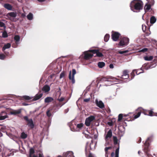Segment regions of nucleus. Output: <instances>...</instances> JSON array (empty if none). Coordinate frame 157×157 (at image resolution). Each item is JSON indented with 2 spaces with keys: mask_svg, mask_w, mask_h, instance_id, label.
<instances>
[{
  "mask_svg": "<svg viewBox=\"0 0 157 157\" xmlns=\"http://www.w3.org/2000/svg\"><path fill=\"white\" fill-rule=\"evenodd\" d=\"M114 155H115L114 153L113 152L111 153V157H113L114 156Z\"/></svg>",
  "mask_w": 157,
  "mask_h": 157,
  "instance_id": "55",
  "label": "nucleus"
},
{
  "mask_svg": "<svg viewBox=\"0 0 157 157\" xmlns=\"http://www.w3.org/2000/svg\"><path fill=\"white\" fill-rule=\"evenodd\" d=\"M22 105H25V106H26V105H28V104L25 103H22Z\"/></svg>",
  "mask_w": 157,
  "mask_h": 157,
  "instance_id": "59",
  "label": "nucleus"
},
{
  "mask_svg": "<svg viewBox=\"0 0 157 157\" xmlns=\"http://www.w3.org/2000/svg\"><path fill=\"white\" fill-rule=\"evenodd\" d=\"M109 67L110 68H113L114 67L113 65L112 64H110L109 65Z\"/></svg>",
  "mask_w": 157,
  "mask_h": 157,
  "instance_id": "52",
  "label": "nucleus"
},
{
  "mask_svg": "<svg viewBox=\"0 0 157 157\" xmlns=\"http://www.w3.org/2000/svg\"><path fill=\"white\" fill-rule=\"evenodd\" d=\"M150 145L149 143L147 140H146L144 144V151L146 155L148 157H150L151 156V154L149 152V150L148 147Z\"/></svg>",
  "mask_w": 157,
  "mask_h": 157,
  "instance_id": "5",
  "label": "nucleus"
},
{
  "mask_svg": "<svg viewBox=\"0 0 157 157\" xmlns=\"http://www.w3.org/2000/svg\"><path fill=\"white\" fill-rule=\"evenodd\" d=\"M144 113L145 115H148L150 116L155 115V114L151 110L144 111Z\"/></svg>",
  "mask_w": 157,
  "mask_h": 157,
  "instance_id": "13",
  "label": "nucleus"
},
{
  "mask_svg": "<svg viewBox=\"0 0 157 157\" xmlns=\"http://www.w3.org/2000/svg\"><path fill=\"white\" fill-rule=\"evenodd\" d=\"M108 124L110 126L113 125V123L112 122H108Z\"/></svg>",
  "mask_w": 157,
  "mask_h": 157,
  "instance_id": "53",
  "label": "nucleus"
},
{
  "mask_svg": "<svg viewBox=\"0 0 157 157\" xmlns=\"http://www.w3.org/2000/svg\"><path fill=\"white\" fill-rule=\"evenodd\" d=\"M146 34L147 36H148L150 34V33H147Z\"/></svg>",
  "mask_w": 157,
  "mask_h": 157,
  "instance_id": "63",
  "label": "nucleus"
},
{
  "mask_svg": "<svg viewBox=\"0 0 157 157\" xmlns=\"http://www.w3.org/2000/svg\"><path fill=\"white\" fill-rule=\"evenodd\" d=\"M27 135L24 132H22L21 134V137L23 139H25L27 137Z\"/></svg>",
  "mask_w": 157,
  "mask_h": 157,
  "instance_id": "35",
  "label": "nucleus"
},
{
  "mask_svg": "<svg viewBox=\"0 0 157 157\" xmlns=\"http://www.w3.org/2000/svg\"><path fill=\"white\" fill-rule=\"evenodd\" d=\"M90 52L93 54H96V56L94 57L97 56L99 57H102L103 56L102 53H105V50L103 49H93L89 50Z\"/></svg>",
  "mask_w": 157,
  "mask_h": 157,
  "instance_id": "2",
  "label": "nucleus"
},
{
  "mask_svg": "<svg viewBox=\"0 0 157 157\" xmlns=\"http://www.w3.org/2000/svg\"><path fill=\"white\" fill-rule=\"evenodd\" d=\"M112 147H105V156L106 157H108V155L109 153V152L108 151L109 150H111L112 149Z\"/></svg>",
  "mask_w": 157,
  "mask_h": 157,
  "instance_id": "19",
  "label": "nucleus"
},
{
  "mask_svg": "<svg viewBox=\"0 0 157 157\" xmlns=\"http://www.w3.org/2000/svg\"><path fill=\"white\" fill-rule=\"evenodd\" d=\"M113 79H116V80H118V82H121L122 81L121 80H120L119 79L117 78H113Z\"/></svg>",
  "mask_w": 157,
  "mask_h": 157,
  "instance_id": "51",
  "label": "nucleus"
},
{
  "mask_svg": "<svg viewBox=\"0 0 157 157\" xmlns=\"http://www.w3.org/2000/svg\"><path fill=\"white\" fill-rule=\"evenodd\" d=\"M118 147L116 149L115 151V154H119V144H118Z\"/></svg>",
  "mask_w": 157,
  "mask_h": 157,
  "instance_id": "48",
  "label": "nucleus"
},
{
  "mask_svg": "<svg viewBox=\"0 0 157 157\" xmlns=\"http://www.w3.org/2000/svg\"><path fill=\"white\" fill-rule=\"evenodd\" d=\"M142 68H141L140 69H137V70H133L132 71L131 73V79H133L135 75V72L136 75H139L140 73H142V72H139L138 73V71L140 70H142Z\"/></svg>",
  "mask_w": 157,
  "mask_h": 157,
  "instance_id": "12",
  "label": "nucleus"
},
{
  "mask_svg": "<svg viewBox=\"0 0 157 157\" xmlns=\"http://www.w3.org/2000/svg\"><path fill=\"white\" fill-rule=\"evenodd\" d=\"M98 66L99 67L102 68L105 66V63L103 62H99L98 63Z\"/></svg>",
  "mask_w": 157,
  "mask_h": 157,
  "instance_id": "30",
  "label": "nucleus"
},
{
  "mask_svg": "<svg viewBox=\"0 0 157 157\" xmlns=\"http://www.w3.org/2000/svg\"><path fill=\"white\" fill-rule=\"evenodd\" d=\"M90 100V98H86L84 99V101L85 102H88Z\"/></svg>",
  "mask_w": 157,
  "mask_h": 157,
  "instance_id": "50",
  "label": "nucleus"
},
{
  "mask_svg": "<svg viewBox=\"0 0 157 157\" xmlns=\"http://www.w3.org/2000/svg\"><path fill=\"white\" fill-rule=\"evenodd\" d=\"M72 76H71V71H70L69 75V78L71 80V82L73 84H74L75 83V75L76 73V71L75 69H73L72 70Z\"/></svg>",
  "mask_w": 157,
  "mask_h": 157,
  "instance_id": "9",
  "label": "nucleus"
},
{
  "mask_svg": "<svg viewBox=\"0 0 157 157\" xmlns=\"http://www.w3.org/2000/svg\"><path fill=\"white\" fill-rule=\"evenodd\" d=\"M20 39V37L19 35H15L14 37V40L16 41L15 43L17 44H18V42Z\"/></svg>",
  "mask_w": 157,
  "mask_h": 157,
  "instance_id": "28",
  "label": "nucleus"
},
{
  "mask_svg": "<svg viewBox=\"0 0 157 157\" xmlns=\"http://www.w3.org/2000/svg\"><path fill=\"white\" fill-rule=\"evenodd\" d=\"M22 98L25 100H30L32 98L31 97L26 95L23 96L22 97Z\"/></svg>",
  "mask_w": 157,
  "mask_h": 157,
  "instance_id": "36",
  "label": "nucleus"
},
{
  "mask_svg": "<svg viewBox=\"0 0 157 157\" xmlns=\"http://www.w3.org/2000/svg\"><path fill=\"white\" fill-rule=\"evenodd\" d=\"M95 119V117L94 116H91L86 118L85 122L86 125L87 126H90L91 122L94 120Z\"/></svg>",
  "mask_w": 157,
  "mask_h": 157,
  "instance_id": "7",
  "label": "nucleus"
},
{
  "mask_svg": "<svg viewBox=\"0 0 157 157\" xmlns=\"http://www.w3.org/2000/svg\"><path fill=\"white\" fill-rule=\"evenodd\" d=\"M151 5L150 4H146L144 7V10L145 12H147L150 9Z\"/></svg>",
  "mask_w": 157,
  "mask_h": 157,
  "instance_id": "23",
  "label": "nucleus"
},
{
  "mask_svg": "<svg viewBox=\"0 0 157 157\" xmlns=\"http://www.w3.org/2000/svg\"><path fill=\"white\" fill-rule=\"evenodd\" d=\"M153 56H150L149 57H148L147 56H144V59L147 61H150L153 59Z\"/></svg>",
  "mask_w": 157,
  "mask_h": 157,
  "instance_id": "32",
  "label": "nucleus"
},
{
  "mask_svg": "<svg viewBox=\"0 0 157 157\" xmlns=\"http://www.w3.org/2000/svg\"><path fill=\"white\" fill-rule=\"evenodd\" d=\"M148 49L146 48H144L140 51V52H145L147 51Z\"/></svg>",
  "mask_w": 157,
  "mask_h": 157,
  "instance_id": "43",
  "label": "nucleus"
},
{
  "mask_svg": "<svg viewBox=\"0 0 157 157\" xmlns=\"http://www.w3.org/2000/svg\"><path fill=\"white\" fill-rule=\"evenodd\" d=\"M119 154H115V157H118Z\"/></svg>",
  "mask_w": 157,
  "mask_h": 157,
  "instance_id": "62",
  "label": "nucleus"
},
{
  "mask_svg": "<svg viewBox=\"0 0 157 157\" xmlns=\"http://www.w3.org/2000/svg\"><path fill=\"white\" fill-rule=\"evenodd\" d=\"M17 14L16 12H12L8 13L6 15L8 17L14 18L17 16Z\"/></svg>",
  "mask_w": 157,
  "mask_h": 157,
  "instance_id": "16",
  "label": "nucleus"
},
{
  "mask_svg": "<svg viewBox=\"0 0 157 157\" xmlns=\"http://www.w3.org/2000/svg\"><path fill=\"white\" fill-rule=\"evenodd\" d=\"M156 19L154 16H152L150 18V23L151 24L154 23L156 21Z\"/></svg>",
  "mask_w": 157,
  "mask_h": 157,
  "instance_id": "27",
  "label": "nucleus"
},
{
  "mask_svg": "<svg viewBox=\"0 0 157 157\" xmlns=\"http://www.w3.org/2000/svg\"><path fill=\"white\" fill-rule=\"evenodd\" d=\"M27 17L29 20H31L33 19V14L32 13H30L27 16Z\"/></svg>",
  "mask_w": 157,
  "mask_h": 157,
  "instance_id": "31",
  "label": "nucleus"
},
{
  "mask_svg": "<svg viewBox=\"0 0 157 157\" xmlns=\"http://www.w3.org/2000/svg\"><path fill=\"white\" fill-rule=\"evenodd\" d=\"M112 135V131L111 129H109L107 133V134L105 137V139L106 140L108 138H110Z\"/></svg>",
  "mask_w": 157,
  "mask_h": 157,
  "instance_id": "15",
  "label": "nucleus"
},
{
  "mask_svg": "<svg viewBox=\"0 0 157 157\" xmlns=\"http://www.w3.org/2000/svg\"><path fill=\"white\" fill-rule=\"evenodd\" d=\"M23 118L26 121V124L31 129H33L35 127V124L32 119H29L27 116H24Z\"/></svg>",
  "mask_w": 157,
  "mask_h": 157,
  "instance_id": "3",
  "label": "nucleus"
},
{
  "mask_svg": "<svg viewBox=\"0 0 157 157\" xmlns=\"http://www.w3.org/2000/svg\"><path fill=\"white\" fill-rule=\"evenodd\" d=\"M50 90V87L48 85H45L42 89V90L44 91L45 93L48 92Z\"/></svg>",
  "mask_w": 157,
  "mask_h": 157,
  "instance_id": "18",
  "label": "nucleus"
},
{
  "mask_svg": "<svg viewBox=\"0 0 157 157\" xmlns=\"http://www.w3.org/2000/svg\"><path fill=\"white\" fill-rule=\"evenodd\" d=\"M43 94L41 93L40 94H37L32 99L33 101H35L39 99L43 96Z\"/></svg>",
  "mask_w": 157,
  "mask_h": 157,
  "instance_id": "14",
  "label": "nucleus"
},
{
  "mask_svg": "<svg viewBox=\"0 0 157 157\" xmlns=\"http://www.w3.org/2000/svg\"><path fill=\"white\" fill-rule=\"evenodd\" d=\"M39 157H44L43 154L41 153H39L38 154Z\"/></svg>",
  "mask_w": 157,
  "mask_h": 157,
  "instance_id": "54",
  "label": "nucleus"
},
{
  "mask_svg": "<svg viewBox=\"0 0 157 157\" xmlns=\"http://www.w3.org/2000/svg\"><path fill=\"white\" fill-rule=\"evenodd\" d=\"M123 118V114H120L118 116V121H119L121 120Z\"/></svg>",
  "mask_w": 157,
  "mask_h": 157,
  "instance_id": "38",
  "label": "nucleus"
},
{
  "mask_svg": "<svg viewBox=\"0 0 157 157\" xmlns=\"http://www.w3.org/2000/svg\"><path fill=\"white\" fill-rule=\"evenodd\" d=\"M6 57V56L3 54H0V59H1L3 60Z\"/></svg>",
  "mask_w": 157,
  "mask_h": 157,
  "instance_id": "42",
  "label": "nucleus"
},
{
  "mask_svg": "<svg viewBox=\"0 0 157 157\" xmlns=\"http://www.w3.org/2000/svg\"><path fill=\"white\" fill-rule=\"evenodd\" d=\"M113 139L114 144L115 145H117L118 144V139L117 137L116 136H113Z\"/></svg>",
  "mask_w": 157,
  "mask_h": 157,
  "instance_id": "33",
  "label": "nucleus"
},
{
  "mask_svg": "<svg viewBox=\"0 0 157 157\" xmlns=\"http://www.w3.org/2000/svg\"><path fill=\"white\" fill-rule=\"evenodd\" d=\"M88 142H87L86 143V147H85V150H86V149H87V145H88Z\"/></svg>",
  "mask_w": 157,
  "mask_h": 157,
  "instance_id": "60",
  "label": "nucleus"
},
{
  "mask_svg": "<svg viewBox=\"0 0 157 157\" xmlns=\"http://www.w3.org/2000/svg\"><path fill=\"white\" fill-rule=\"evenodd\" d=\"M11 47V44L10 43H8L4 45L2 48V50L3 51H4L6 49L10 48Z\"/></svg>",
  "mask_w": 157,
  "mask_h": 157,
  "instance_id": "25",
  "label": "nucleus"
},
{
  "mask_svg": "<svg viewBox=\"0 0 157 157\" xmlns=\"http://www.w3.org/2000/svg\"><path fill=\"white\" fill-rule=\"evenodd\" d=\"M83 124L82 123H80L78 124L77 125V127L78 128H81L83 126Z\"/></svg>",
  "mask_w": 157,
  "mask_h": 157,
  "instance_id": "41",
  "label": "nucleus"
},
{
  "mask_svg": "<svg viewBox=\"0 0 157 157\" xmlns=\"http://www.w3.org/2000/svg\"><path fill=\"white\" fill-rule=\"evenodd\" d=\"M88 52H90L87 51L84 52V59L85 60H89L93 56V54L89 53Z\"/></svg>",
  "mask_w": 157,
  "mask_h": 157,
  "instance_id": "10",
  "label": "nucleus"
},
{
  "mask_svg": "<svg viewBox=\"0 0 157 157\" xmlns=\"http://www.w3.org/2000/svg\"><path fill=\"white\" fill-rule=\"evenodd\" d=\"M128 52V51H118V53L119 54H124V53H126L127 52Z\"/></svg>",
  "mask_w": 157,
  "mask_h": 157,
  "instance_id": "47",
  "label": "nucleus"
},
{
  "mask_svg": "<svg viewBox=\"0 0 157 157\" xmlns=\"http://www.w3.org/2000/svg\"><path fill=\"white\" fill-rule=\"evenodd\" d=\"M8 36L7 33L6 31H4L2 34V36L4 38L7 37Z\"/></svg>",
  "mask_w": 157,
  "mask_h": 157,
  "instance_id": "37",
  "label": "nucleus"
},
{
  "mask_svg": "<svg viewBox=\"0 0 157 157\" xmlns=\"http://www.w3.org/2000/svg\"><path fill=\"white\" fill-rule=\"evenodd\" d=\"M21 113V111L20 110H14L11 111L10 113L11 114L14 115H17L18 114H20Z\"/></svg>",
  "mask_w": 157,
  "mask_h": 157,
  "instance_id": "26",
  "label": "nucleus"
},
{
  "mask_svg": "<svg viewBox=\"0 0 157 157\" xmlns=\"http://www.w3.org/2000/svg\"><path fill=\"white\" fill-rule=\"evenodd\" d=\"M53 100V99L51 97H46L44 99L45 103H49L51 102Z\"/></svg>",
  "mask_w": 157,
  "mask_h": 157,
  "instance_id": "22",
  "label": "nucleus"
},
{
  "mask_svg": "<svg viewBox=\"0 0 157 157\" xmlns=\"http://www.w3.org/2000/svg\"><path fill=\"white\" fill-rule=\"evenodd\" d=\"M64 98L63 97H61L60 98L58 99L57 100L59 102H62L64 100Z\"/></svg>",
  "mask_w": 157,
  "mask_h": 157,
  "instance_id": "49",
  "label": "nucleus"
},
{
  "mask_svg": "<svg viewBox=\"0 0 157 157\" xmlns=\"http://www.w3.org/2000/svg\"><path fill=\"white\" fill-rule=\"evenodd\" d=\"M88 157H93L91 154H90L88 155Z\"/></svg>",
  "mask_w": 157,
  "mask_h": 157,
  "instance_id": "61",
  "label": "nucleus"
},
{
  "mask_svg": "<svg viewBox=\"0 0 157 157\" xmlns=\"http://www.w3.org/2000/svg\"><path fill=\"white\" fill-rule=\"evenodd\" d=\"M95 102L97 105L100 108L103 109L105 107L104 105L101 101H98L97 100H96Z\"/></svg>",
  "mask_w": 157,
  "mask_h": 157,
  "instance_id": "11",
  "label": "nucleus"
},
{
  "mask_svg": "<svg viewBox=\"0 0 157 157\" xmlns=\"http://www.w3.org/2000/svg\"><path fill=\"white\" fill-rule=\"evenodd\" d=\"M146 23L147 25H148V23H149V21L148 20H147L146 21Z\"/></svg>",
  "mask_w": 157,
  "mask_h": 157,
  "instance_id": "64",
  "label": "nucleus"
},
{
  "mask_svg": "<svg viewBox=\"0 0 157 157\" xmlns=\"http://www.w3.org/2000/svg\"><path fill=\"white\" fill-rule=\"evenodd\" d=\"M8 117V116H0V120H3Z\"/></svg>",
  "mask_w": 157,
  "mask_h": 157,
  "instance_id": "39",
  "label": "nucleus"
},
{
  "mask_svg": "<svg viewBox=\"0 0 157 157\" xmlns=\"http://www.w3.org/2000/svg\"><path fill=\"white\" fill-rule=\"evenodd\" d=\"M92 144H93V140H91V143H90V150H91L92 149V148L91 147V145Z\"/></svg>",
  "mask_w": 157,
  "mask_h": 157,
  "instance_id": "56",
  "label": "nucleus"
},
{
  "mask_svg": "<svg viewBox=\"0 0 157 157\" xmlns=\"http://www.w3.org/2000/svg\"><path fill=\"white\" fill-rule=\"evenodd\" d=\"M143 109L142 108H139L138 109H137L136 110V111H137L138 112L137 113V114L136 115H135V114L133 113H130V114L132 115V116H131L132 117L131 118H132V120H134L135 119H136L139 117L140 115L141 111Z\"/></svg>",
  "mask_w": 157,
  "mask_h": 157,
  "instance_id": "6",
  "label": "nucleus"
},
{
  "mask_svg": "<svg viewBox=\"0 0 157 157\" xmlns=\"http://www.w3.org/2000/svg\"><path fill=\"white\" fill-rule=\"evenodd\" d=\"M0 26L1 27H4V29L6 28V26L5 24L2 22L0 21Z\"/></svg>",
  "mask_w": 157,
  "mask_h": 157,
  "instance_id": "45",
  "label": "nucleus"
},
{
  "mask_svg": "<svg viewBox=\"0 0 157 157\" xmlns=\"http://www.w3.org/2000/svg\"><path fill=\"white\" fill-rule=\"evenodd\" d=\"M109 34H106L104 37V40L105 42H107L109 38Z\"/></svg>",
  "mask_w": 157,
  "mask_h": 157,
  "instance_id": "34",
  "label": "nucleus"
},
{
  "mask_svg": "<svg viewBox=\"0 0 157 157\" xmlns=\"http://www.w3.org/2000/svg\"><path fill=\"white\" fill-rule=\"evenodd\" d=\"M128 71L127 70H124L123 71V75L122 76H126V78H128L129 75L128 74Z\"/></svg>",
  "mask_w": 157,
  "mask_h": 157,
  "instance_id": "29",
  "label": "nucleus"
},
{
  "mask_svg": "<svg viewBox=\"0 0 157 157\" xmlns=\"http://www.w3.org/2000/svg\"><path fill=\"white\" fill-rule=\"evenodd\" d=\"M4 7L6 9L9 10H11L13 8L12 6L8 3L5 4L4 5Z\"/></svg>",
  "mask_w": 157,
  "mask_h": 157,
  "instance_id": "20",
  "label": "nucleus"
},
{
  "mask_svg": "<svg viewBox=\"0 0 157 157\" xmlns=\"http://www.w3.org/2000/svg\"><path fill=\"white\" fill-rule=\"evenodd\" d=\"M129 42V39L128 38L124 37L123 38L119 43V45L124 47L128 44Z\"/></svg>",
  "mask_w": 157,
  "mask_h": 157,
  "instance_id": "4",
  "label": "nucleus"
},
{
  "mask_svg": "<svg viewBox=\"0 0 157 157\" xmlns=\"http://www.w3.org/2000/svg\"><path fill=\"white\" fill-rule=\"evenodd\" d=\"M73 153L72 151H67L66 153H64L62 157H67L68 156H71L72 155Z\"/></svg>",
  "mask_w": 157,
  "mask_h": 157,
  "instance_id": "24",
  "label": "nucleus"
},
{
  "mask_svg": "<svg viewBox=\"0 0 157 157\" xmlns=\"http://www.w3.org/2000/svg\"><path fill=\"white\" fill-rule=\"evenodd\" d=\"M143 4L140 0H134L132 1L130 5V6L132 10H136L139 11L143 8Z\"/></svg>",
  "mask_w": 157,
  "mask_h": 157,
  "instance_id": "1",
  "label": "nucleus"
},
{
  "mask_svg": "<svg viewBox=\"0 0 157 157\" xmlns=\"http://www.w3.org/2000/svg\"><path fill=\"white\" fill-rule=\"evenodd\" d=\"M141 139L140 137H139V140L138 141V143H140L141 142Z\"/></svg>",
  "mask_w": 157,
  "mask_h": 157,
  "instance_id": "58",
  "label": "nucleus"
},
{
  "mask_svg": "<svg viewBox=\"0 0 157 157\" xmlns=\"http://www.w3.org/2000/svg\"><path fill=\"white\" fill-rule=\"evenodd\" d=\"M0 116H7V113L5 111H2L0 113Z\"/></svg>",
  "mask_w": 157,
  "mask_h": 157,
  "instance_id": "40",
  "label": "nucleus"
},
{
  "mask_svg": "<svg viewBox=\"0 0 157 157\" xmlns=\"http://www.w3.org/2000/svg\"><path fill=\"white\" fill-rule=\"evenodd\" d=\"M65 75V74L64 72H62L60 75L59 78H61L64 77Z\"/></svg>",
  "mask_w": 157,
  "mask_h": 157,
  "instance_id": "46",
  "label": "nucleus"
},
{
  "mask_svg": "<svg viewBox=\"0 0 157 157\" xmlns=\"http://www.w3.org/2000/svg\"><path fill=\"white\" fill-rule=\"evenodd\" d=\"M143 67L144 69L147 70L151 67V66L150 64L149 63H145L143 65Z\"/></svg>",
  "mask_w": 157,
  "mask_h": 157,
  "instance_id": "21",
  "label": "nucleus"
},
{
  "mask_svg": "<svg viewBox=\"0 0 157 157\" xmlns=\"http://www.w3.org/2000/svg\"><path fill=\"white\" fill-rule=\"evenodd\" d=\"M128 78H126V76H122L121 77V78L122 79H126Z\"/></svg>",
  "mask_w": 157,
  "mask_h": 157,
  "instance_id": "57",
  "label": "nucleus"
},
{
  "mask_svg": "<svg viewBox=\"0 0 157 157\" xmlns=\"http://www.w3.org/2000/svg\"><path fill=\"white\" fill-rule=\"evenodd\" d=\"M112 33L111 36L113 40L114 41H117L118 39L121 35L120 34L117 32L113 31H112Z\"/></svg>",
  "mask_w": 157,
  "mask_h": 157,
  "instance_id": "8",
  "label": "nucleus"
},
{
  "mask_svg": "<svg viewBox=\"0 0 157 157\" xmlns=\"http://www.w3.org/2000/svg\"><path fill=\"white\" fill-rule=\"evenodd\" d=\"M35 152V151L34 149L33 148H31L29 150V154L28 157H37V156L35 155L32 156L33 154Z\"/></svg>",
  "mask_w": 157,
  "mask_h": 157,
  "instance_id": "17",
  "label": "nucleus"
},
{
  "mask_svg": "<svg viewBox=\"0 0 157 157\" xmlns=\"http://www.w3.org/2000/svg\"><path fill=\"white\" fill-rule=\"evenodd\" d=\"M46 114L49 117H50L51 116V113L50 112V110H48L46 112Z\"/></svg>",
  "mask_w": 157,
  "mask_h": 157,
  "instance_id": "44",
  "label": "nucleus"
}]
</instances>
